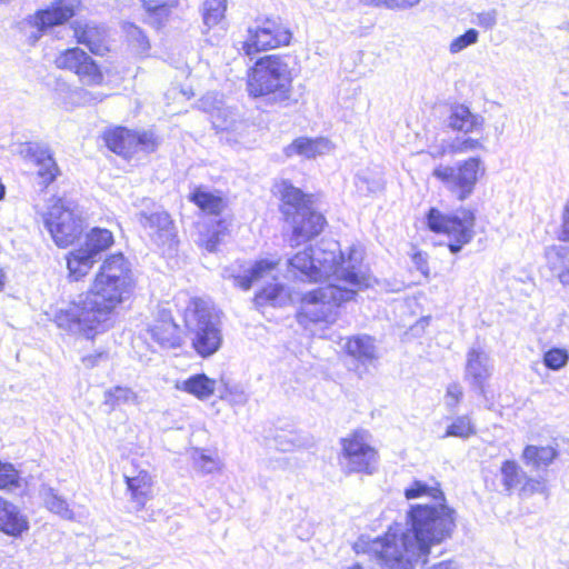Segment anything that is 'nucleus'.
<instances>
[{
  "instance_id": "nucleus-1",
  "label": "nucleus",
  "mask_w": 569,
  "mask_h": 569,
  "mask_svg": "<svg viewBox=\"0 0 569 569\" xmlns=\"http://www.w3.org/2000/svg\"><path fill=\"white\" fill-rule=\"evenodd\" d=\"M456 529V510L447 502L411 503L400 523L369 543V552L381 569H413L428 563L431 548L451 538Z\"/></svg>"
},
{
  "instance_id": "nucleus-2",
  "label": "nucleus",
  "mask_w": 569,
  "mask_h": 569,
  "mask_svg": "<svg viewBox=\"0 0 569 569\" xmlns=\"http://www.w3.org/2000/svg\"><path fill=\"white\" fill-rule=\"evenodd\" d=\"M361 262L359 249L350 247L346 257L337 241L322 240L288 259V267L293 277L302 281L335 280L358 284Z\"/></svg>"
},
{
  "instance_id": "nucleus-3",
  "label": "nucleus",
  "mask_w": 569,
  "mask_h": 569,
  "mask_svg": "<svg viewBox=\"0 0 569 569\" xmlns=\"http://www.w3.org/2000/svg\"><path fill=\"white\" fill-rule=\"evenodd\" d=\"M133 288L131 264L122 253H117L103 261L90 290L82 296L87 308L93 309L109 329L113 310L130 298Z\"/></svg>"
},
{
  "instance_id": "nucleus-4",
  "label": "nucleus",
  "mask_w": 569,
  "mask_h": 569,
  "mask_svg": "<svg viewBox=\"0 0 569 569\" xmlns=\"http://www.w3.org/2000/svg\"><path fill=\"white\" fill-rule=\"evenodd\" d=\"M358 284L330 280L326 286L306 292L301 298L297 320L303 327L310 323L331 322L336 319V309L355 298L357 292L369 286L368 278L358 272Z\"/></svg>"
},
{
  "instance_id": "nucleus-5",
  "label": "nucleus",
  "mask_w": 569,
  "mask_h": 569,
  "mask_svg": "<svg viewBox=\"0 0 569 569\" xmlns=\"http://www.w3.org/2000/svg\"><path fill=\"white\" fill-rule=\"evenodd\" d=\"M187 335L198 356L209 358L222 346L221 323L214 309L204 300L193 298L183 313Z\"/></svg>"
},
{
  "instance_id": "nucleus-6",
  "label": "nucleus",
  "mask_w": 569,
  "mask_h": 569,
  "mask_svg": "<svg viewBox=\"0 0 569 569\" xmlns=\"http://www.w3.org/2000/svg\"><path fill=\"white\" fill-rule=\"evenodd\" d=\"M291 81V71L284 57L264 56L249 73L248 92L254 98L267 97L272 102H283L290 98Z\"/></svg>"
},
{
  "instance_id": "nucleus-7",
  "label": "nucleus",
  "mask_w": 569,
  "mask_h": 569,
  "mask_svg": "<svg viewBox=\"0 0 569 569\" xmlns=\"http://www.w3.org/2000/svg\"><path fill=\"white\" fill-rule=\"evenodd\" d=\"M43 222L54 243L60 248L72 244L82 233V210L71 201L58 199L48 209Z\"/></svg>"
},
{
  "instance_id": "nucleus-8",
  "label": "nucleus",
  "mask_w": 569,
  "mask_h": 569,
  "mask_svg": "<svg viewBox=\"0 0 569 569\" xmlns=\"http://www.w3.org/2000/svg\"><path fill=\"white\" fill-rule=\"evenodd\" d=\"M479 157L458 161L455 166L439 164L432 170V177L459 201L468 199L475 191L479 177L485 173Z\"/></svg>"
},
{
  "instance_id": "nucleus-9",
  "label": "nucleus",
  "mask_w": 569,
  "mask_h": 569,
  "mask_svg": "<svg viewBox=\"0 0 569 569\" xmlns=\"http://www.w3.org/2000/svg\"><path fill=\"white\" fill-rule=\"evenodd\" d=\"M426 223L430 231L450 238L448 248L453 254L460 252L473 238L475 214L470 210L445 214L436 208H430L426 214Z\"/></svg>"
},
{
  "instance_id": "nucleus-10",
  "label": "nucleus",
  "mask_w": 569,
  "mask_h": 569,
  "mask_svg": "<svg viewBox=\"0 0 569 569\" xmlns=\"http://www.w3.org/2000/svg\"><path fill=\"white\" fill-rule=\"evenodd\" d=\"M292 32L280 17H258L248 28V37L242 42V50L247 56L267 51L291 41Z\"/></svg>"
},
{
  "instance_id": "nucleus-11",
  "label": "nucleus",
  "mask_w": 569,
  "mask_h": 569,
  "mask_svg": "<svg viewBox=\"0 0 569 569\" xmlns=\"http://www.w3.org/2000/svg\"><path fill=\"white\" fill-rule=\"evenodd\" d=\"M366 430H356L340 439V465L348 473L372 475L378 466V451L369 443Z\"/></svg>"
},
{
  "instance_id": "nucleus-12",
  "label": "nucleus",
  "mask_w": 569,
  "mask_h": 569,
  "mask_svg": "<svg viewBox=\"0 0 569 569\" xmlns=\"http://www.w3.org/2000/svg\"><path fill=\"white\" fill-rule=\"evenodd\" d=\"M82 295L66 309H59L54 313V322L61 329L72 333H81L86 338H93L97 333L108 330L101 319L96 317L93 309L86 306Z\"/></svg>"
},
{
  "instance_id": "nucleus-13",
  "label": "nucleus",
  "mask_w": 569,
  "mask_h": 569,
  "mask_svg": "<svg viewBox=\"0 0 569 569\" xmlns=\"http://www.w3.org/2000/svg\"><path fill=\"white\" fill-rule=\"evenodd\" d=\"M143 203L134 214L137 221L157 246H170L177 236L170 214L149 199Z\"/></svg>"
},
{
  "instance_id": "nucleus-14",
  "label": "nucleus",
  "mask_w": 569,
  "mask_h": 569,
  "mask_svg": "<svg viewBox=\"0 0 569 569\" xmlns=\"http://www.w3.org/2000/svg\"><path fill=\"white\" fill-rule=\"evenodd\" d=\"M495 365L488 352L481 347H471L466 355L463 380L471 391L488 401L489 381L493 375Z\"/></svg>"
},
{
  "instance_id": "nucleus-15",
  "label": "nucleus",
  "mask_w": 569,
  "mask_h": 569,
  "mask_svg": "<svg viewBox=\"0 0 569 569\" xmlns=\"http://www.w3.org/2000/svg\"><path fill=\"white\" fill-rule=\"evenodd\" d=\"M79 0H54L50 7L40 9L24 19V24L36 29L29 40L37 42L43 32L69 21L76 13Z\"/></svg>"
},
{
  "instance_id": "nucleus-16",
  "label": "nucleus",
  "mask_w": 569,
  "mask_h": 569,
  "mask_svg": "<svg viewBox=\"0 0 569 569\" xmlns=\"http://www.w3.org/2000/svg\"><path fill=\"white\" fill-rule=\"evenodd\" d=\"M54 63L57 68L77 74L83 84L96 86L100 84L103 80V74L97 62L78 47L69 48L60 52Z\"/></svg>"
},
{
  "instance_id": "nucleus-17",
  "label": "nucleus",
  "mask_w": 569,
  "mask_h": 569,
  "mask_svg": "<svg viewBox=\"0 0 569 569\" xmlns=\"http://www.w3.org/2000/svg\"><path fill=\"white\" fill-rule=\"evenodd\" d=\"M345 350L351 358L355 366L353 369L360 377L368 372L369 368H375L379 360L375 339L368 335H358L348 338Z\"/></svg>"
},
{
  "instance_id": "nucleus-18",
  "label": "nucleus",
  "mask_w": 569,
  "mask_h": 569,
  "mask_svg": "<svg viewBox=\"0 0 569 569\" xmlns=\"http://www.w3.org/2000/svg\"><path fill=\"white\" fill-rule=\"evenodd\" d=\"M287 221L292 228V236L290 238V244L292 247L317 237L326 224L325 217L313 210L312 206L300 209L297 214H293V217Z\"/></svg>"
},
{
  "instance_id": "nucleus-19",
  "label": "nucleus",
  "mask_w": 569,
  "mask_h": 569,
  "mask_svg": "<svg viewBox=\"0 0 569 569\" xmlns=\"http://www.w3.org/2000/svg\"><path fill=\"white\" fill-rule=\"evenodd\" d=\"M147 332L161 348L176 349L182 345L179 326L174 322L170 310L160 309Z\"/></svg>"
},
{
  "instance_id": "nucleus-20",
  "label": "nucleus",
  "mask_w": 569,
  "mask_h": 569,
  "mask_svg": "<svg viewBox=\"0 0 569 569\" xmlns=\"http://www.w3.org/2000/svg\"><path fill=\"white\" fill-rule=\"evenodd\" d=\"M131 501L137 510L144 508L151 497L152 478L146 469H140L133 462L123 473Z\"/></svg>"
},
{
  "instance_id": "nucleus-21",
  "label": "nucleus",
  "mask_w": 569,
  "mask_h": 569,
  "mask_svg": "<svg viewBox=\"0 0 569 569\" xmlns=\"http://www.w3.org/2000/svg\"><path fill=\"white\" fill-rule=\"evenodd\" d=\"M446 124L452 131L468 134L481 131L485 118L479 113H473L465 103L455 102L450 104Z\"/></svg>"
},
{
  "instance_id": "nucleus-22",
  "label": "nucleus",
  "mask_w": 569,
  "mask_h": 569,
  "mask_svg": "<svg viewBox=\"0 0 569 569\" xmlns=\"http://www.w3.org/2000/svg\"><path fill=\"white\" fill-rule=\"evenodd\" d=\"M74 36L79 43L86 46L96 56H103L109 51L107 30L103 26L94 23L78 24L74 28Z\"/></svg>"
},
{
  "instance_id": "nucleus-23",
  "label": "nucleus",
  "mask_w": 569,
  "mask_h": 569,
  "mask_svg": "<svg viewBox=\"0 0 569 569\" xmlns=\"http://www.w3.org/2000/svg\"><path fill=\"white\" fill-rule=\"evenodd\" d=\"M29 529L28 519L19 508L0 497V531L8 536L20 537Z\"/></svg>"
},
{
  "instance_id": "nucleus-24",
  "label": "nucleus",
  "mask_w": 569,
  "mask_h": 569,
  "mask_svg": "<svg viewBox=\"0 0 569 569\" xmlns=\"http://www.w3.org/2000/svg\"><path fill=\"white\" fill-rule=\"evenodd\" d=\"M276 267V261L261 259L256 261L249 269L244 270L243 273H229V269H226L224 278H231L236 287L242 290H249L256 281L270 274Z\"/></svg>"
},
{
  "instance_id": "nucleus-25",
  "label": "nucleus",
  "mask_w": 569,
  "mask_h": 569,
  "mask_svg": "<svg viewBox=\"0 0 569 569\" xmlns=\"http://www.w3.org/2000/svg\"><path fill=\"white\" fill-rule=\"evenodd\" d=\"M329 148L330 142L325 138L310 139L299 137L284 148V153L287 157L300 156L311 159L316 158L318 154L325 153Z\"/></svg>"
},
{
  "instance_id": "nucleus-26",
  "label": "nucleus",
  "mask_w": 569,
  "mask_h": 569,
  "mask_svg": "<svg viewBox=\"0 0 569 569\" xmlns=\"http://www.w3.org/2000/svg\"><path fill=\"white\" fill-rule=\"evenodd\" d=\"M281 200H282V213L287 220L297 214L302 208H309L311 206L310 197L303 193L300 189L293 187L289 181L281 183Z\"/></svg>"
},
{
  "instance_id": "nucleus-27",
  "label": "nucleus",
  "mask_w": 569,
  "mask_h": 569,
  "mask_svg": "<svg viewBox=\"0 0 569 569\" xmlns=\"http://www.w3.org/2000/svg\"><path fill=\"white\" fill-rule=\"evenodd\" d=\"M107 148L118 156L131 158L133 156L132 130L123 127L107 130L103 133Z\"/></svg>"
},
{
  "instance_id": "nucleus-28",
  "label": "nucleus",
  "mask_w": 569,
  "mask_h": 569,
  "mask_svg": "<svg viewBox=\"0 0 569 569\" xmlns=\"http://www.w3.org/2000/svg\"><path fill=\"white\" fill-rule=\"evenodd\" d=\"M558 456L557 448L552 446L528 445L523 449L522 460L531 470H546Z\"/></svg>"
},
{
  "instance_id": "nucleus-29",
  "label": "nucleus",
  "mask_w": 569,
  "mask_h": 569,
  "mask_svg": "<svg viewBox=\"0 0 569 569\" xmlns=\"http://www.w3.org/2000/svg\"><path fill=\"white\" fill-rule=\"evenodd\" d=\"M545 257L548 267L562 284H569V247L550 246L546 248Z\"/></svg>"
},
{
  "instance_id": "nucleus-30",
  "label": "nucleus",
  "mask_w": 569,
  "mask_h": 569,
  "mask_svg": "<svg viewBox=\"0 0 569 569\" xmlns=\"http://www.w3.org/2000/svg\"><path fill=\"white\" fill-rule=\"evenodd\" d=\"M189 200L207 214L220 216L226 207L224 199L203 187H196L189 194Z\"/></svg>"
},
{
  "instance_id": "nucleus-31",
  "label": "nucleus",
  "mask_w": 569,
  "mask_h": 569,
  "mask_svg": "<svg viewBox=\"0 0 569 569\" xmlns=\"http://www.w3.org/2000/svg\"><path fill=\"white\" fill-rule=\"evenodd\" d=\"M216 387L217 381L210 379L204 373L192 375L188 379L183 380L180 386H178L179 389L194 396L200 400L210 398L214 393Z\"/></svg>"
},
{
  "instance_id": "nucleus-32",
  "label": "nucleus",
  "mask_w": 569,
  "mask_h": 569,
  "mask_svg": "<svg viewBox=\"0 0 569 569\" xmlns=\"http://www.w3.org/2000/svg\"><path fill=\"white\" fill-rule=\"evenodd\" d=\"M112 243L113 234L111 231L103 228H93L87 234L86 243L81 248L97 261L100 253L109 249Z\"/></svg>"
},
{
  "instance_id": "nucleus-33",
  "label": "nucleus",
  "mask_w": 569,
  "mask_h": 569,
  "mask_svg": "<svg viewBox=\"0 0 569 569\" xmlns=\"http://www.w3.org/2000/svg\"><path fill=\"white\" fill-rule=\"evenodd\" d=\"M94 262L96 260L92 256L87 253L82 248L71 251L67 257L69 276L78 281L89 272Z\"/></svg>"
},
{
  "instance_id": "nucleus-34",
  "label": "nucleus",
  "mask_w": 569,
  "mask_h": 569,
  "mask_svg": "<svg viewBox=\"0 0 569 569\" xmlns=\"http://www.w3.org/2000/svg\"><path fill=\"white\" fill-rule=\"evenodd\" d=\"M41 496L47 509L66 520L73 519V511L69 508L64 498L51 487H44L41 490Z\"/></svg>"
},
{
  "instance_id": "nucleus-35",
  "label": "nucleus",
  "mask_w": 569,
  "mask_h": 569,
  "mask_svg": "<svg viewBox=\"0 0 569 569\" xmlns=\"http://www.w3.org/2000/svg\"><path fill=\"white\" fill-rule=\"evenodd\" d=\"M406 499L412 500L423 496L432 498L433 503L447 502L443 491L437 486H429L427 482L421 480H415L403 491Z\"/></svg>"
},
{
  "instance_id": "nucleus-36",
  "label": "nucleus",
  "mask_w": 569,
  "mask_h": 569,
  "mask_svg": "<svg viewBox=\"0 0 569 569\" xmlns=\"http://www.w3.org/2000/svg\"><path fill=\"white\" fill-rule=\"evenodd\" d=\"M19 153L27 160L32 161L36 166L49 160L52 164L53 153L48 144L37 141H30L21 144Z\"/></svg>"
},
{
  "instance_id": "nucleus-37",
  "label": "nucleus",
  "mask_w": 569,
  "mask_h": 569,
  "mask_svg": "<svg viewBox=\"0 0 569 569\" xmlns=\"http://www.w3.org/2000/svg\"><path fill=\"white\" fill-rule=\"evenodd\" d=\"M122 29L131 50L140 56L147 54L150 50V42L144 32L131 22H126Z\"/></svg>"
},
{
  "instance_id": "nucleus-38",
  "label": "nucleus",
  "mask_w": 569,
  "mask_h": 569,
  "mask_svg": "<svg viewBox=\"0 0 569 569\" xmlns=\"http://www.w3.org/2000/svg\"><path fill=\"white\" fill-rule=\"evenodd\" d=\"M477 433L476 425L468 415L456 417L447 427L443 438L456 437L460 439H469Z\"/></svg>"
},
{
  "instance_id": "nucleus-39",
  "label": "nucleus",
  "mask_w": 569,
  "mask_h": 569,
  "mask_svg": "<svg viewBox=\"0 0 569 569\" xmlns=\"http://www.w3.org/2000/svg\"><path fill=\"white\" fill-rule=\"evenodd\" d=\"M227 0H204L202 4L203 24L210 29L224 18Z\"/></svg>"
},
{
  "instance_id": "nucleus-40",
  "label": "nucleus",
  "mask_w": 569,
  "mask_h": 569,
  "mask_svg": "<svg viewBox=\"0 0 569 569\" xmlns=\"http://www.w3.org/2000/svg\"><path fill=\"white\" fill-rule=\"evenodd\" d=\"M502 485L507 491L517 488L526 478V473L513 460H506L500 468Z\"/></svg>"
},
{
  "instance_id": "nucleus-41",
  "label": "nucleus",
  "mask_w": 569,
  "mask_h": 569,
  "mask_svg": "<svg viewBox=\"0 0 569 569\" xmlns=\"http://www.w3.org/2000/svg\"><path fill=\"white\" fill-rule=\"evenodd\" d=\"M136 398V393L130 388L117 386L106 390L103 403L111 411L122 403L133 402Z\"/></svg>"
},
{
  "instance_id": "nucleus-42",
  "label": "nucleus",
  "mask_w": 569,
  "mask_h": 569,
  "mask_svg": "<svg viewBox=\"0 0 569 569\" xmlns=\"http://www.w3.org/2000/svg\"><path fill=\"white\" fill-rule=\"evenodd\" d=\"M283 291V286L280 283H270L260 289L254 298L253 303L257 308L264 306H277L280 300V296Z\"/></svg>"
},
{
  "instance_id": "nucleus-43",
  "label": "nucleus",
  "mask_w": 569,
  "mask_h": 569,
  "mask_svg": "<svg viewBox=\"0 0 569 569\" xmlns=\"http://www.w3.org/2000/svg\"><path fill=\"white\" fill-rule=\"evenodd\" d=\"M133 154L142 151L147 153L154 152L159 146L158 137L150 130L133 131Z\"/></svg>"
},
{
  "instance_id": "nucleus-44",
  "label": "nucleus",
  "mask_w": 569,
  "mask_h": 569,
  "mask_svg": "<svg viewBox=\"0 0 569 569\" xmlns=\"http://www.w3.org/2000/svg\"><path fill=\"white\" fill-rule=\"evenodd\" d=\"M569 352L563 348H551L543 355V365L553 371H558L567 366Z\"/></svg>"
},
{
  "instance_id": "nucleus-45",
  "label": "nucleus",
  "mask_w": 569,
  "mask_h": 569,
  "mask_svg": "<svg viewBox=\"0 0 569 569\" xmlns=\"http://www.w3.org/2000/svg\"><path fill=\"white\" fill-rule=\"evenodd\" d=\"M485 149L483 141L481 139H475L471 137L457 138L450 144L452 153H467L476 150Z\"/></svg>"
},
{
  "instance_id": "nucleus-46",
  "label": "nucleus",
  "mask_w": 569,
  "mask_h": 569,
  "mask_svg": "<svg viewBox=\"0 0 569 569\" xmlns=\"http://www.w3.org/2000/svg\"><path fill=\"white\" fill-rule=\"evenodd\" d=\"M525 482L522 487L520 488V496L521 497H530L535 493H541L545 495L546 498L549 496L548 487L546 485V480L543 478L541 479H535L527 477L523 479Z\"/></svg>"
},
{
  "instance_id": "nucleus-47",
  "label": "nucleus",
  "mask_w": 569,
  "mask_h": 569,
  "mask_svg": "<svg viewBox=\"0 0 569 569\" xmlns=\"http://www.w3.org/2000/svg\"><path fill=\"white\" fill-rule=\"evenodd\" d=\"M38 167V177L40 178V183L43 186V188H47L49 184H51L57 177L60 174V169L52 157V164L49 163V160L40 163Z\"/></svg>"
},
{
  "instance_id": "nucleus-48",
  "label": "nucleus",
  "mask_w": 569,
  "mask_h": 569,
  "mask_svg": "<svg viewBox=\"0 0 569 569\" xmlns=\"http://www.w3.org/2000/svg\"><path fill=\"white\" fill-rule=\"evenodd\" d=\"M479 32L476 29H468L463 34L455 38L450 43V52L458 53L478 41Z\"/></svg>"
},
{
  "instance_id": "nucleus-49",
  "label": "nucleus",
  "mask_w": 569,
  "mask_h": 569,
  "mask_svg": "<svg viewBox=\"0 0 569 569\" xmlns=\"http://www.w3.org/2000/svg\"><path fill=\"white\" fill-rule=\"evenodd\" d=\"M273 446L277 450L287 452L293 450L300 445L298 443V437L296 433L281 431L274 436Z\"/></svg>"
},
{
  "instance_id": "nucleus-50",
  "label": "nucleus",
  "mask_w": 569,
  "mask_h": 569,
  "mask_svg": "<svg viewBox=\"0 0 569 569\" xmlns=\"http://www.w3.org/2000/svg\"><path fill=\"white\" fill-rule=\"evenodd\" d=\"M366 4L385 7L391 10H407L417 6L420 0H361Z\"/></svg>"
},
{
  "instance_id": "nucleus-51",
  "label": "nucleus",
  "mask_w": 569,
  "mask_h": 569,
  "mask_svg": "<svg viewBox=\"0 0 569 569\" xmlns=\"http://www.w3.org/2000/svg\"><path fill=\"white\" fill-rule=\"evenodd\" d=\"M463 397L462 387L458 382L448 385L445 396L446 406L449 411H455Z\"/></svg>"
},
{
  "instance_id": "nucleus-52",
  "label": "nucleus",
  "mask_w": 569,
  "mask_h": 569,
  "mask_svg": "<svg viewBox=\"0 0 569 569\" xmlns=\"http://www.w3.org/2000/svg\"><path fill=\"white\" fill-rule=\"evenodd\" d=\"M18 472L10 463L0 461V489L9 488L17 485Z\"/></svg>"
},
{
  "instance_id": "nucleus-53",
  "label": "nucleus",
  "mask_w": 569,
  "mask_h": 569,
  "mask_svg": "<svg viewBox=\"0 0 569 569\" xmlns=\"http://www.w3.org/2000/svg\"><path fill=\"white\" fill-rule=\"evenodd\" d=\"M557 239L563 242H569V199L566 201L562 209L561 224L557 231Z\"/></svg>"
},
{
  "instance_id": "nucleus-54",
  "label": "nucleus",
  "mask_w": 569,
  "mask_h": 569,
  "mask_svg": "<svg viewBox=\"0 0 569 569\" xmlns=\"http://www.w3.org/2000/svg\"><path fill=\"white\" fill-rule=\"evenodd\" d=\"M476 23L486 30H491L497 24V10L478 13Z\"/></svg>"
},
{
  "instance_id": "nucleus-55",
  "label": "nucleus",
  "mask_w": 569,
  "mask_h": 569,
  "mask_svg": "<svg viewBox=\"0 0 569 569\" xmlns=\"http://www.w3.org/2000/svg\"><path fill=\"white\" fill-rule=\"evenodd\" d=\"M108 360L109 353L107 351H96L82 357L81 359L83 366L88 369H92L99 366L101 362H107Z\"/></svg>"
},
{
  "instance_id": "nucleus-56",
  "label": "nucleus",
  "mask_w": 569,
  "mask_h": 569,
  "mask_svg": "<svg viewBox=\"0 0 569 569\" xmlns=\"http://www.w3.org/2000/svg\"><path fill=\"white\" fill-rule=\"evenodd\" d=\"M147 11L157 13L163 11L166 8L171 7L177 0H142Z\"/></svg>"
},
{
  "instance_id": "nucleus-57",
  "label": "nucleus",
  "mask_w": 569,
  "mask_h": 569,
  "mask_svg": "<svg viewBox=\"0 0 569 569\" xmlns=\"http://www.w3.org/2000/svg\"><path fill=\"white\" fill-rule=\"evenodd\" d=\"M196 465L204 473H211L217 468L216 461L203 453L196 459Z\"/></svg>"
},
{
  "instance_id": "nucleus-58",
  "label": "nucleus",
  "mask_w": 569,
  "mask_h": 569,
  "mask_svg": "<svg viewBox=\"0 0 569 569\" xmlns=\"http://www.w3.org/2000/svg\"><path fill=\"white\" fill-rule=\"evenodd\" d=\"M412 262L416 268L425 276L429 272L427 254L421 251H417L412 254Z\"/></svg>"
},
{
  "instance_id": "nucleus-59",
  "label": "nucleus",
  "mask_w": 569,
  "mask_h": 569,
  "mask_svg": "<svg viewBox=\"0 0 569 569\" xmlns=\"http://www.w3.org/2000/svg\"><path fill=\"white\" fill-rule=\"evenodd\" d=\"M229 392L230 401L236 405H244L248 400L247 393L239 386H234L232 388L227 389Z\"/></svg>"
},
{
  "instance_id": "nucleus-60",
  "label": "nucleus",
  "mask_w": 569,
  "mask_h": 569,
  "mask_svg": "<svg viewBox=\"0 0 569 569\" xmlns=\"http://www.w3.org/2000/svg\"><path fill=\"white\" fill-rule=\"evenodd\" d=\"M430 569H460L459 565L453 560H446L439 563L432 565Z\"/></svg>"
},
{
  "instance_id": "nucleus-61",
  "label": "nucleus",
  "mask_w": 569,
  "mask_h": 569,
  "mask_svg": "<svg viewBox=\"0 0 569 569\" xmlns=\"http://www.w3.org/2000/svg\"><path fill=\"white\" fill-rule=\"evenodd\" d=\"M82 98L86 102H101L104 99V96L101 93H92L89 91H83Z\"/></svg>"
},
{
  "instance_id": "nucleus-62",
  "label": "nucleus",
  "mask_w": 569,
  "mask_h": 569,
  "mask_svg": "<svg viewBox=\"0 0 569 569\" xmlns=\"http://www.w3.org/2000/svg\"><path fill=\"white\" fill-rule=\"evenodd\" d=\"M447 153V148L441 144L435 148H430L428 150V154H430L433 159H440Z\"/></svg>"
},
{
  "instance_id": "nucleus-63",
  "label": "nucleus",
  "mask_w": 569,
  "mask_h": 569,
  "mask_svg": "<svg viewBox=\"0 0 569 569\" xmlns=\"http://www.w3.org/2000/svg\"><path fill=\"white\" fill-rule=\"evenodd\" d=\"M218 243H219V233H214L207 241V249L209 251H214L217 249Z\"/></svg>"
},
{
  "instance_id": "nucleus-64",
  "label": "nucleus",
  "mask_w": 569,
  "mask_h": 569,
  "mask_svg": "<svg viewBox=\"0 0 569 569\" xmlns=\"http://www.w3.org/2000/svg\"><path fill=\"white\" fill-rule=\"evenodd\" d=\"M213 126L219 129V130H227L228 129V126H224V124H217L216 122H213Z\"/></svg>"
}]
</instances>
